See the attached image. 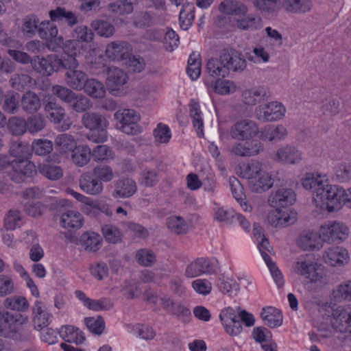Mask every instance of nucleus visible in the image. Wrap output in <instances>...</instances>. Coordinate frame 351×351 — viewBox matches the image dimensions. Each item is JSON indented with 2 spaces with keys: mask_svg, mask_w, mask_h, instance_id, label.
Returning a JSON list of instances; mask_svg holds the SVG:
<instances>
[{
  "mask_svg": "<svg viewBox=\"0 0 351 351\" xmlns=\"http://www.w3.org/2000/svg\"><path fill=\"white\" fill-rule=\"evenodd\" d=\"M39 19L37 16L31 14L26 16L23 20L21 30L23 34L27 37H33L36 32H38Z\"/></svg>",
  "mask_w": 351,
  "mask_h": 351,
  "instance_id": "nucleus-47",
  "label": "nucleus"
},
{
  "mask_svg": "<svg viewBox=\"0 0 351 351\" xmlns=\"http://www.w3.org/2000/svg\"><path fill=\"white\" fill-rule=\"evenodd\" d=\"M62 212L60 223L63 228L66 229H78L82 227L83 217L79 212L66 208H63Z\"/></svg>",
  "mask_w": 351,
  "mask_h": 351,
  "instance_id": "nucleus-29",
  "label": "nucleus"
},
{
  "mask_svg": "<svg viewBox=\"0 0 351 351\" xmlns=\"http://www.w3.org/2000/svg\"><path fill=\"white\" fill-rule=\"evenodd\" d=\"M293 272L304 277L308 282L324 283V273L322 265L306 257L299 258L293 265Z\"/></svg>",
  "mask_w": 351,
  "mask_h": 351,
  "instance_id": "nucleus-5",
  "label": "nucleus"
},
{
  "mask_svg": "<svg viewBox=\"0 0 351 351\" xmlns=\"http://www.w3.org/2000/svg\"><path fill=\"white\" fill-rule=\"evenodd\" d=\"M38 169L40 174L51 180H59L63 176L62 169L48 160L40 164Z\"/></svg>",
  "mask_w": 351,
  "mask_h": 351,
  "instance_id": "nucleus-35",
  "label": "nucleus"
},
{
  "mask_svg": "<svg viewBox=\"0 0 351 351\" xmlns=\"http://www.w3.org/2000/svg\"><path fill=\"white\" fill-rule=\"evenodd\" d=\"M167 225L171 232L177 234L185 233L187 230V225L185 221L180 217L172 216L169 217L167 221Z\"/></svg>",
  "mask_w": 351,
  "mask_h": 351,
  "instance_id": "nucleus-61",
  "label": "nucleus"
},
{
  "mask_svg": "<svg viewBox=\"0 0 351 351\" xmlns=\"http://www.w3.org/2000/svg\"><path fill=\"white\" fill-rule=\"evenodd\" d=\"M3 305L6 308L17 311L21 314L27 311L29 307L27 300L21 295H12L5 298Z\"/></svg>",
  "mask_w": 351,
  "mask_h": 351,
  "instance_id": "nucleus-36",
  "label": "nucleus"
},
{
  "mask_svg": "<svg viewBox=\"0 0 351 351\" xmlns=\"http://www.w3.org/2000/svg\"><path fill=\"white\" fill-rule=\"evenodd\" d=\"M282 6L289 12L304 14L311 10L313 3L311 0H283Z\"/></svg>",
  "mask_w": 351,
  "mask_h": 351,
  "instance_id": "nucleus-34",
  "label": "nucleus"
},
{
  "mask_svg": "<svg viewBox=\"0 0 351 351\" xmlns=\"http://www.w3.org/2000/svg\"><path fill=\"white\" fill-rule=\"evenodd\" d=\"M88 329L95 335H101L105 328V322L101 316L86 317L84 319Z\"/></svg>",
  "mask_w": 351,
  "mask_h": 351,
  "instance_id": "nucleus-63",
  "label": "nucleus"
},
{
  "mask_svg": "<svg viewBox=\"0 0 351 351\" xmlns=\"http://www.w3.org/2000/svg\"><path fill=\"white\" fill-rule=\"evenodd\" d=\"M252 335L255 341L261 344L263 351H278L276 343L271 339V332L266 328H254Z\"/></svg>",
  "mask_w": 351,
  "mask_h": 351,
  "instance_id": "nucleus-26",
  "label": "nucleus"
},
{
  "mask_svg": "<svg viewBox=\"0 0 351 351\" xmlns=\"http://www.w3.org/2000/svg\"><path fill=\"white\" fill-rule=\"evenodd\" d=\"M337 193L332 196L329 202L327 210L330 213L338 210L341 208L342 204L351 207V188L345 190L341 186L336 185Z\"/></svg>",
  "mask_w": 351,
  "mask_h": 351,
  "instance_id": "nucleus-24",
  "label": "nucleus"
},
{
  "mask_svg": "<svg viewBox=\"0 0 351 351\" xmlns=\"http://www.w3.org/2000/svg\"><path fill=\"white\" fill-rule=\"evenodd\" d=\"M247 66L242 54L233 49H223L219 58L208 60L206 64L208 74L214 77H225L230 71L242 72Z\"/></svg>",
  "mask_w": 351,
  "mask_h": 351,
  "instance_id": "nucleus-1",
  "label": "nucleus"
},
{
  "mask_svg": "<svg viewBox=\"0 0 351 351\" xmlns=\"http://www.w3.org/2000/svg\"><path fill=\"white\" fill-rule=\"evenodd\" d=\"M261 317L265 324L270 328L280 326L282 324V315L281 312L272 306L263 308Z\"/></svg>",
  "mask_w": 351,
  "mask_h": 351,
  "instance_id": "nucleus-33",
  "label": "nucleus"
},
{
  "mask_svg": "<svg viewBox=\"0 0 351 351\" xmlns=\"http://www.w3.org/2000/svg\"><path fill=\"white\" fill-rule=\"evenodd\" d=\"M55 145L60 152L66 153L73 150L76 147V143L71 135L62 134L56 137Z\"/></svg>",
  "mask_w": 351,
  "mask_h": 351,
  "instance_id": "nucleus-50",
  "label": "nucleus"
},
{
  "mask_svg": "<svg viewBox=\"0 0 351 351\" xmlns=\"http://www.w3.org/2000/svg\"><path fill=\"white\" fill-rule=\"evenodd\" d=\"M190 116L193 119V124L197 131V136L202 137L204 136L203 128L204 123L202 118L199 105L195 99H191L189 104Z\"/></svg>",
  "mask_w": 351,
  "mask_h": 351,
  "instance_id": "nucleus-41",
  "label": "nucleus"
},
{
  "mask_svg": "<svg viewBox=\"0 0 351 351\" xmlns=\"http://www.w3.org/2000/svg\"><path fill=\"white\" fill-rule=\"evenodd\" d=\"M20 95L17 93H11L5 95L3 109L5 112L16 114L21 107Z\"/></svg>",
  "mask_w": 351,
  "mask_h": 351,
  "instance_id": "nucleus-53",
  "label": "nucleus"
},
{
  "mask_svg": "<svg viewBox=\"0 0 351 351\" xmlns=\"http://www.w3.org/2000/svg\"><path fill=\"white\" fill-rule=\"evenodd\" d=\"M229 184L233 197L241 206L244 205L245 206L244 210H247V204L245 202V195L243 191V189L239 180L235 177H230L229 179Z\"/></svg>",
  "mask_w": 351,
  "mask_h": 351,
  "instance_id": "nucleus-55",
  "label": "nucleus"
},
{
  "mask_svg": "<svg viewBox=\"0 0 351 351\" xmlns=\"http://www.w3.org/2000/svg\"><path fill=\"white\" fill-rule=\"evenodd\" d=\"M88 78L87 74L79 68L73 71H66L64 80L66 84L73 90H82Z\"/></svg>",
  "mask_w": 351,
  "mask_h": 351,
  "instance_id": "nucleus-31",
  "label": "nucleus"
},
{
  "mask_svg": "<svg viewBox=\"0 0 351 351\" xmlns=\"http://www.w3.org/2000/svg\"><path fill=\"white\" fill-rule=\"evenodd\" d=\"M320 233L318 234L314 232L304 231L301 233L298 245L303 250H319L322 247Z\"/></svg>",
  "mask_w": 351,
  "mask_h": 351,
  "instance_id": "nucleus-28",
  "label": "nucleus"
},
{
  "mask_svg": "<svg viewBox=\"0 0 351 351\" xmlns=\"http://www.w3.org/2000/svg\"><path fill=\"white\" fill-rule=\"evenodd\" d=\"M82 123L86 128L97 132V134L93 132L87 136L90 141L99 143L106 141V129L108 123L104 117L96 112H85L82 117Z\"/></svg>",
  "mask_w": 351,
  "mask_h": 351,
  "instance_id": "nucleus-6",
  "label": "nucleus"
},
{
  "mask_svg": "<svg viewBox=\"0 0 351 351\" xmlns=\"http://www.w3.org/2000/svg\"><path fill=\"white\" fill-rule=\"evenodd\" d=\"M31 149L36 155L45 156L53 150V143L47 139H37L33 141Z\"/></svg>",
  "mask_w": 351,
  "mask_h": 351,
  "instance_id": "nucleus-59",
  "label": "nucleus"
},
{
  "mask_svg": "<svg viewBox=\"0 0 351 351\" xmlns=\"http://www.w3.org/2000/svg\"><path fill=\"white\" fill-rule=\"evenodd\" d=\"M114 117L119 122V130L123 132L130 135L140 132V128L137 124L140 120V116L135 110L132 109L117 110Z\"/></svg>",
  "mask_w": 351,
  "mask_h": 351,
  "instance_id": "nucleus-8",
  "label": "nucleus"
},
{
  "mask_svg": "<svg viewBox=\"0 0 351 351\" xmlns=\"http://www.w3.org/2000/svg\"><path fill=\"white\" fill-rule=\"evenodd\" d=\"M141 0H118L116 3L109 5L110 10L120 15L128 14L132 12L134 5Z\"/></svg>",
  "mask_w": 351,
  "mask_h": 351,
  "instance_id": "nucleus-49",
  "label": "nucleus"
},
{
  "mask_svg": "<svg viewBox=\"0 0 351 351\" xmlns=\"http://www.w3.org/2000/svg\"><path fill=\"white\" fill-rule=\"evenodd\" d=\"M263 150V147L258 141L236 143L230 148L232 154L241 157L257 155Z\"/></svg>",
  "mask_w": 351,
  "mask_h": 351,
  "instance_id": "nucleus-21",
  "label": "nucleus"
},
{
  "mask_svg": "<svg viewBox=\"0 0 351 351\" xmlns=\"http://www.w3.org/2000/svg\"><path fill=\"white\" fill-rule=\"evenodd\" d=\"M287 135L286 128L281 125H269L261 131L260 137L262 139L272 141H280Z\"/></svg>",
  "mask_w": 351,
  "mask_h": 351,
  "instance_id": "nucleus-38",
  "label": "nucleus"
},
{
  "mask_svg": "<svg viewBox=\"0 0 351 351\" xmlns=\"http://www.w3.org/2000/svg\"><path fill=\"white\" fill-rule=\"evenodd\" d=\"M84 249L87 252H96L98 250L102 242L101 236L94 232H86L81 236L80 239Z\"/></svg>",
  "mask_w": 351,
  "mask_h": 351,
  "instance_id": "nucleus-43",
  "label": "nucleus"
},
{
  "mask_svg": "<svg viewBox=\"0 0 351 351\" xmlns=\"http://www.w3.org/2000/svg\"><path fill=\"white\" fill-rule=\"evenodd\" d=\"M51 92L53 95L68 105L72 101L75 93L71 89L60 85L53 86Z\"/></svg>",
  "mask_w": 351,
  "mask_h": 351,
  "instance_id": "nucleus-62",
  "label": "nucleus"
},
{
  "mask_svg": "<svg viewBox=\"0 0 351 351\" xmlns=\"http://www.w3.org/2000/svg\"><path fill=\"white\" fill-rule=\"evenodd\" d=\"M49 16L53 23L73 27L79 23L78 14L64 7L57 6L49 11Z\"/></svg>",
  "mask_w": 351,
  "mask_h": 351,
  "instance_id": "nucleus-14",
  "label": "nucleus"
},
{
  "mask_svg": "<svg viewBox=\"0 0 351 351\" xmlns=\"http://www.w3.org/2000/svg\"><path fill=\"white\" fill-rule=\"evenodd\" d=\"M12 88L21 90L31 84V77L25 73H14L10 80Z\"/></svg>",
  "mask_w": 351,
  "mask_h": 351,
  "instance_id": "nucleus-64",
  "label": "nucleus"
},
{
  "mask_svg": "<svg viewBox=\"0 0 351 351\" xmlns=\"http://www.w3.org/2000/svg\"><path fill=\"white\" fill-rule=\"evenodd\" d=\"M60 336L69 343L81 344L85 341L82 331L73 326H62L60 331Z\"/></svg>",
  "mask_w": 351,
  "mask_h": 351,
  "instance_id": "nucleus-40",
  "label": "nucleus"
},
{
  "mask_svg": "<svg viewBox=\"0 0 351 351\" xmlns=\"http://www.w3.org/2000/svg\"><path fill=\"white\" fill-rule=\"evenodd\" d=\"M275 159L280 162L295 165L302 160V154L296 147L286 145L276 151Z\"/></svg>",
  "mask_w": 351,
  "mask_h": 351,
  "instance_id": "nucleus-23",
  "label": "nucleus"
},
{
  "mask_svg": "<svg viewBox=\"0 0 351 351\" xmlns=\"http://www.w3.org/2000/svg\"><path fill=\"white\" fill-rule=\"evenodd\" d=\"M220 319L228 334L236 336L242 331V326L239 317L235 315L234 310L228 308L219 316Z\"/></svg>",
  "mask_w": 351,
  "mask_h": 351,
  "instance_id": "nucleus-19",
  "label": "nucleus"
},
{
  "mask_svg": "<svg viewBox=\"0 0 351 351\" xmlns=\"http://www.w3.org/2000/svg\"><path fill=\"white\" fill-rule=\"evenodd\" d=\"M194 17L193 5L190 3L184 4L179 15L181 28L187 30L191 26Z\"/></svg>",
  "mask_w": 351,
  "mask_h": 351,
  "instance_id": "nucleus-48",
  "label": "nucleus"
},
{
  "mask_svg": "<svg viewBox=\"0 0 351 351\" xmlns=\"http://www.w3.org/2000/svg\"><path fill=\"white\" fill-rule=\"evenodd\" d=\"M285 108L281 103L272 101L260 105L255 110L256 117L264 122H271L280 119L285 115Z\"/></svg>",
  "mask_w": 351,
  "mask_h": 351,
  "instance_id": "nucleus-11",
  "label": "nucleus"
},
{
  "mask_svg": "<svg viewBox=\"0 0 351 351\" xmlns=\"http://www.w3.org/2000/svg\"><path fill=\"white\" fill-rule=\"evenodd\" d=\"M215 271L214 263L207 258H198L189 263L185 269L186 277L192 278L202 274H211Z\"/></svg>",
  "mask_w": 351,
  "mask_h": 351,
  "instance_id": "nucleus-15",
  "label": "nucleus"
},
{
  "mask_svg": "<svg viewBox=\"0 0 351 351\" xmlns=\"http://www.w3.org/2000/svg\"><path fill=\"white\" fill-rule=\"evenodd\" d=\"M331 324L340 332H351V304L332 309Z\"/></svg>",
  "mask_w": 351,
  "mask_h": 351,
  "instance_id": "nucleus-10",
  "label": "nucleus"
},
{
  "mask_svg": "<svg viewBox=\"0 0 351 351\" xmlns=\"http://www.w3.org/2000/svg\"><path fill=\"white\" fill-rule=\"evenodd\" d=\"M38 34L41 39L47 40V47L52 51H57L63 45L64 39L58 36V27L51 20L39 23Z\"/></svg>",
  "mask_w": 351,
  "mask_h": 351,
  "instance_id": "nucleus-9",
  "label": "nucleus"
},
{
  "mask_svg": "<svg viewBox=\"0 0 351 351\" xmlns=\"http://www.w3.org/2000/svg\"><path fill=\"white\" fill-rule=\"evenodd\" d=\"M91 27L101 36L110 37L114 32V26L105 21H94L91 23Z\"/></svg>",
  "mask_w": 351,
  "mask_h": 351,
  "instance_id": "nucleus-60",
  "label": "nucleus"
},
{
  "mask_svg": "<svg viewBox=\"0 0 351 351\" xmlns=\"http://www.w3.org/2000/svg\"><path fill=\"white\" fill-rule=\"evenodd\" d=\"M240 175L242 178L247 179L249 182L262 172V164L256 160H251L243 163L239 167Z\"/></svg>",
  "mask_w": 351,
  "mask_h": 351,
  "instance_id": "nucleus-42",
  "label": "nucleus"
},
{
  "mask_svg": "<svg viewBox=\"0 0 351 351\" xmlns=\"http://www.w3.org/2000/svg\"><path fill=\"white\" fill-rule=\"evenodd\" d=\"M8 128L13 135H22L27 131L26 121L19 117H12L8 120Z\"/></svg>",
  "mask_w": 351,
  "mask_h": 351,
  "instance_id": "nucleus-57",
  "label": "nucleus"
},
{
  "mask_svg": "<svg viewBox=\"0 0 351 351\" xmlns=\"http://www.w3.org/2000/svg\"><path fill=\"white\" fill-rule=\"evenodd\" d=\"M25 121L27 124V131L32 134L42 131L46 125V121L44 117L40 114L30 116Z\"/></svg>",
  "mask_w": 351,
  "mask_h": 351,
  "instance_id": "nucleus-54",
  "label": "nucleus"
},
{
  "mask_svg": "<svg viewBox=\"0 0 351 351\" xmlns=\"http://www.w3.org/2000/svg\"><path fill=\"white\" fill-rule=\"evenodd\" d=\"M80 189L87 194L97 195L102 193L104 186L101 181L89 173H84L80 180Z\"/></svg>",
  "mask_w": 351,
  "mask_h": 351,
  "instance_id": "nucleus-22",
  "label": "nucleus"
},
{
  "mask_svg": "<svg viewBox=\"0 0 351 351\" xmlns=\"http://www.w3.org/2000/svg\"><path fill=\"white\" fill-rule=\"evenodd\" d=\"M324 261L331 266H341L348 262V253L341 247L328 248L323 255Z\"/></svg>",
  "mask_w": 351,
  "mask_h": 351,
  "instance_id": "nucleus-25",
  "label": "nucleus"
},
{
  "mask_svg": "<svg viewBox=\"0 0 351 351\" xmlns=\"http://www.w3.org/2000/svg\"><path fill=\"white\" fill-rule=\"evenodd\" d=\"M90 157L91 150L87 145L76 146L72 151V161L78 167H83L87 165L90 160Z\"/></svg>",
  "mask_w": 351,
  "mask_h": 351,
  "instance_id": "nucleus-39",
  "label": "nucleus"
},
{
  "mask_svg": "<svg viewBox=\"0 0 351 351\" xmlns=\"http://www.w3.org/2000/svg\"><path fill=\"white\" fill-rule=\"evenodd\" d=\"M258 133V128L256 123L248 119L237 121L230 129L232 138L239 141L248 140Z\"/></svg>",
  "mask_w": 351,
  "mask_h": 351,
  "instance_id": "nucleus-13",
  "label": "nucleus"
},
{
  "mask_svg": "<svg viewBox=\"0 0 351 351\" xmlns=\"http://www.w3.org/2000/svg\"><path fill=\"white\" fill-rule=\"evenodd\" d=\"M69 106L77 112H84L92 107L91 101L82 94L75 93Z\"/></svg>",
  "mask_w": 351,
  "mask_h": 351,
  "instance_id": "nucleus-51",
  "label": "nucleus"
},
{
  "mask_svg": "<svg viewBox=\"0 0 351 351\" xmlns=\"http://www.w3.org/2000/svg\"><path fill=\"white\" fill-rule=\"evenodd\" d=\"M113 197L128 198L132 196L137 190L136 184L134 180L130 178H123L118 180L114 184Z\"/></svg>",
  "mask_w": 351,
  "mask_h": 351,
  "instance_id": "nucleus-27",
  "label": "nucleus"
},
{
  "mask_svg": "<svg viewBox=\"0 0 351 351\" xmlns=\"http://www.w3.org/2000/svg\"><path fill=\"white\" fill-rule=\"evenodd\" d=\"M82 90L88 95L95 99L102 98L106 94L103 83L94 78H87Z\"/></svg>",
  "mask_w": 351,
  "mask_h": 351,
  "instance_id": "nucleus-37",
  "label": "nucleus"
},
{
  "mask_svg": "<svg viewBox=\"0 0 351 351\" xmlns=\"http://www.w3.org/2000/svg\"><path fill=\"white\" fill-rule=\"evenodd\" d=\"M49 56L46 58L36 56L31 60V64L33 69L43 75H50L51 74V68L50 67Z\"/></svg>",
  "mask_w": 351,
  "mask_h": 351,
  "instance_id": "nucleus-58",
  "label": "nucleus"
},
{
  "mask_svg": "<svg viewBox=\"0 0 351 351\" xmlns=\"http://www.w3.org/2000/svg\"><path fill=\"white\" fill-rule=\"evenodd\" d=\"M128 76L125 72L117 67H110L106 79V85L110 93L115 95L123 93L124 86L127 84Z\"/></svg>",
  "mask_w": 351,
  "mask_h": 351,
  "instance_id": "nucleus-12",
  "label": "nucleus"
},
{
  "mask_svg": "<svg viewBox=\"0 0 351 351\" xmlns=\"http://www.w3.org/2000/svg\"><path fill=\"white\" fill-rule=\"evenodd\" d=\"M332 295L337 302L351 301V280L339 285Z\"/></svg>",
  "mask_w": 351,
  "mask_h": 351,
  "instance_id": "nucleus-56",
  "label": "nucleus"
},
{
  "mask_svg": "<svg viewBox=\"0 0 351 351\" xmlns=\"http://www.w3.org/2000/svg\"><path fill=\"white\" fill-rule=\"evenodd\" d=\"M20 101L22 110L27 114L36 113L41 107L40 97L37 94L30 90L23 94Z\"/></svg>",
  "mask_w": 351,
  "mask_h": 351,
  "instance_id": "nucleus-32",
  "label": "nucleus"
},
{
  "mask_svg": "<svg viewBox=\"0 0 351 351\" xmlns=\"http://www.w3.org/2000/svg\"><path fill=\"white\" fill-rule=\"evenodd\" d=\"M274 182L275 178H271L268 173L262 171L258 176H256L248 184L252 191L261 193L269 189Z\"/></svg>",
  "mask_w": 351,
  "mask_h": 351,
  "instance_id": "nucleus-30",
  "label": "nucleus"
},
{
  "mask_svg": "<svg viewBox=\"0 0 351 351\" xmlns=\"http://www.w3.org/2000/svg\"><path fill=\"white\" fill-rule=\"evenodd\" d=\"M9 152L14 158L12 159L13 171L9 172V176L13 182H23L36 173L35 165L27 160L32 154L31 146L27 143L19 141L12 142Z\"/></svg>",
  "mask_w": 351,
  "mask_h": 351,
  "instance_id": "nucleus-2",
  "label": "nucleus"
},
{
  "mask_svg": "<svg viewBox=\"0 0 351 351\" xmlns=\"http://www.w3.org/2000/svg\"><path fill=\"white\" fill-rule=\"evenodd\" d=\"M295 199V193L291 189L280 188L271 193L269 202L273 207H287L292 205Z\"/></svg>",
  "mask_w": 351,
  "mask_h": 351,
  "instance_id": "nucleus-17",
  "label": "nucleus"
},
{
  "mask_svg": "<svg viewBox=\"0 0 351 351\" xmlns=\"http://www.w3.org/2000/svg\"><path fill=\"white\" fill-rule=\"evenodd\" d=\"M236 25L242 30L254 31L262 27V20L258 16L249 14L238 19Z\"/></svg>",
  "mask_w": 351,
  "mask_h": 351,
  "instance_id": "nucleus-44",
  "label": "nucleus"
},
{
  "mask_svg": "<svg viewBox=\"0 0 351 351\" xmlns=\"http://www.w3.org/2000/svg\"><path fill=\"white\" fill-rule=\"evenodd\" d=\"M322 240L328 243H339L348 236V227L339 221H328L320 228Z\"/></svg>",
  "mask_w": 351,
  "mask_h": 351,
  "instance_id": "nucleus-7",
  "label": "nucleus"
},
{
  "mask_svg": "<svg viewBox=\"0 0 351 351\" xmlns=\"http://www.w3.org/2000/svg\"><path fill=\"white\" fill-rule=\"evenodd\" d=\"M271 97V92L266 86H255L245 90L242 93L243 100L247 105H255L267 100Z\"/></svg>",
  "mask_w": 351,
  "mask_h": 351,
  "instance_id": "nucleus-20",
  "label": "nucleus"
},
{
  "mask_svg": "<svg viewBox=\"0 0 351 351\" xmlns=\"http://www.w3.org/2000/svg\"><path fill=\"white\" fill-rule=\"evenodd\" d=\"M45 110L49 120L54 124H60L63 121L60 126L61 130L65 131L70 128L71 123L65 120L66 112L63 107L55 102L49 101L45 106Z\"/></svg>",
  "mask_w": 351,
  "mask_h": 351,
  "instance_id": "nucleus-16",
  "label": "nucleus"
},
{
  "mask_svg": "<svg viewBox=\"0 0 351 351\" xmlns=\"http://www.w3.org/2000/svg\"><path fill=\"white\" fill-rule=\"evenodd\" d=\"M0 336L11 338L16 341H25L29 340L31 332L27 328L29 317L26 315L13 313L9 311H0Z\"/></svg>",
  "mask_w": 351,
  "mask_h": 351,
  "instance_id": "nucleus-4",
  "label": "nucleus"
},
{
  "mask_svg": "<svg viewBox=\"0 0 351 351\" xmlns=\"http://www.w3.org/2000/svg\"><path fill=\"white\" fill-rule=\"evenodd\" d=\"M131 51L130 45L128 43L122 40L111 42L106 46V56L116 61H124L129 58Z\"/></svg>",
  "mask_w": 351,
  "mask_h": 351,
  "instance_id": "nucleus-18",
  "label": "nucleus"
},
{
  "mask_svg": "<svg viewBox=\"0 0 351 351\" xmlns=\"http://www.w3.org/2000/svg\"><path fill=\"white\" fill-rule=\"evenodd\" d=\"M301 184L305 189L313 191V201L316 207L327 210L335 191H337L336 185L329 184L325 176L317 173H306Z\"/></svg>",
  "mask_w": 351,
  "mask_h": 351,
  "instance_id": "nucleus-3",
  "label": "nucleus"
},
{
  "mask_svg": "<svg viewBox=\"0 0 351 351\" xmlns=\"http://www.w3.org/2000/svg\"><path fill=\"white\" fill-rule=\"evenodd\" d=\"M200 55L193 52L189 58L186 73L192 80L197 79L201 74Z\"/></svg>",
  "mask_w": 351,
  "mask_h": 351,
  "instance_id": "nucleus-52",
  "label": "nucleus"
},
{
  "mask_svg": "<svg viewBox=\"0 0 351 351\" xmlns=\"http://www.w3.org/2000/svg\"><path fill=\"white\" fill-rule=\"evenodd\" d=\"M219 10L226 14H240L247 11L245 6L241 2L235 0L222 1L219 6Z\"/></svg>",
  "mask_w": 351,
  "mask_h": 351,
  "instance_id": "nucleus-46",
  "label": "nucleus"
},
{
  "mask_svg": "<svg viewBox=\"0 0 351 351\" xmlns=\"http://www.w3.org/2000/svg\"><path fill=\"white\" fill-rule=\"evenodd\" d=\"M93 176L101 181V183L110 182L117 176V173L113 169L105 164L95 166L93 169Z\"/></svg>",
  "mask_w": 351,
  "mask_h": 351,
  "instance_id": "nucleus-45",
  "label": "nucleus"
}]
</instances>
